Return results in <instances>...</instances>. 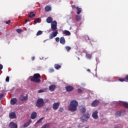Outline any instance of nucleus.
Wrapping results in <instances>:
<instances>
[{
	"mask_svg": "<svg viewBox=\"0 0 128 128\" xmlns=\"http://www.w3.org/2000/svg\"><path fill=\"white\" fill-rule=\"evenodd\" d=\"M54 66L56 70H60V68H62V66H60V65L58 64H55Z\"/></svg>",
	"mask_w": 128,
	"mask_h": 128,
	"instance_id": "a878e982",
	"label": "nucleus"
},
{
	"mask_svg": "<svg viewBox=\"0 0 128 128\" xmlns=\"http://www.w3.org/2000/svg\"><path fill=\"white\" fill-rule=\"evenodd\" d=\"M116 116H122V112H116Z\"/></svg>",
	"mask_w": 128,
	"mask_h": 128,
	"instance_id": "2f4dec72",
	"label": "nucleus"
},
{
	"mask_svg": "<svg viewBox=\"0 0 128 128\" xmlns=\"http://www.w3.org/2000/svg\"><path fill=\"white\" fill-rule=\"evenodd\" d=\"M72 8H76V5H72Z\"/></svg>",
	"mask_w": 128,
	"mask_h": 128,
	"instance_id": "a18cd8bd",
	"label": "nucleus"
},
{
	"mask_svg": "<svg viewBox=\"0 0 128 128\" xmlns=\"http://www.w3.org/2000/svg\"><path fill=\"white\" fill-rule=\"evenodd\" d=\"M16 31L18 34H22V30L21 29H17Z\"/></svg>",
	"mask_w": 128,
	"mask_h": 128,
	"instance_id": "473e14b6",
	"label": "nucleus"
},
{
	"mask_svg": "<svg viewBox=\"0 0 128 128\" xmlns=\"http://www.w3.org/2000/svg\"><path fill=\"white\" fill-rule=\"evenodd\" d=\"M46 22H48V24H52V18L48 17L46 20Z\"/></svg>",
	"mask_w": 128,
	"mask_h": 128,
	"instance_id": "6ab92c4d",
	"label": "nucleus"
},
{
	"mask_svg": "<svg viewBox=\"0 0 128 128\" xmlns=\"http://www.w3.org/2000/svg\"><path fill=\"white\" fill-rule=\"evenodd\" d=\"M45 10L46 12H50L52 10V7L50 6H47L45 7Z\"/></svg>",
	"mask_w": 128,
	"mask_h": 128,
	"instance_id": "4be33fe9",
	"label": "nucleus"
},
{
	"mask_svg": "<svg viewBox=\"0 0 128 128\" xmlns=\"http://www.w3.org/2000/svg\"><path fill=\"white\" fill-rule=\"evenodd\" d=\"M6 82H10V77L8 76L6 78Z\"/></svg>",
	"mask_w": 128,
	"mask_h": 128,
	"instance_id": "58836bf2",
	"label": "nucleus"
},
{
	"mask_svg": "<svg viewBox=\"0 0 128 128\" xmlns=\"http://www.w3.org/2000/svg\"><path fill=\"white\" fill-rule=\"evenodd\" d=\"M45 100H46L45 102H48V99H46Z\"/></svg>",
	"mask_w": 128,
	"mask_h": 128,
	"instance_id": "603ef678",
	"label": "nucleus"
},
{
	"mask_svg": "<svg viewBox=\"0 0 128 128\" xmlns=\"http://www.w3.org/2000/svg\"><path fill=\"white\" fill-rule=\"evenodd\" d=\"M36 116H38V114H36V112H33L31 114L30 118H32V120H34L36 118Z\"/></svg>",
	"mask_w": 128,
	"mask_h": 128,
	"instance_id": "dca6fc26",
	"label": "nucleus"
},
{
	"mask_svg": "<svg viewBox=\"0 0 128 128\" xmlns=\"http://www.w3.org/2000/svg\"><path fill=\"white\" fill-rule=\"evenodd\" d=\"M100 104V101L98 100H94L92 104V106H96L98 104Z\"/></svg>",
	"mask_w": 128,
	"mask_h": 128,
	"instance_id": "2eb2a0df",
	"label": "nucleus"
},
{
	"mask_svg": "<svg viewBox=\"0 0 128 128\" xmlns=\"http://www.w3.org/2000/svg\"><path fill=\"white\" fill-rule=\"evenodd\" d=\"M88 40H90V38L88 37Z\"/></svg>",
	"mask_w": 128,
	"mask_h": 128,
	"instance_id": "5fc2aeb1",
	"label": "nucleus"
},
{
	"mask_svg": "<svg viewBox=\"0 0 128 128\" xmlns=\"http://www.w3.org/2000/svg\"><path fill=\"white\" fill-rule=\"evenodd\" d=\"M44 117L40 118V119H39V120L37 121L36 123H37V124H38V123H40V122H42V120H44Z\"/></svg>",
	"mask_w": 128,
	"mask_h": 128,
	"instance_id": "72a5a7b5",
	"label": "nucleus"
},
{
	"mask_svg": "<svg viewBox=\"0 0 128 128\" xmlns=\"http://www.w3.org/2000/svg\"><path fill=\"white\" fill-rule=\"evenodd\" d=\"M31 82H36L37 84H40V74H35L33 76H30L29 78Z\"/></svg>",
	"mask_w": 128,
	"mask_h": 128,
	"instance_id": "f03ea898",
	"label": "nucleus"
},
{
	"mask_svg": "<svg viewBox=\"0 0 128 128\" xmlns=\"http://www.w3.org/2000/svg\"><path fill=\"white\" fill-rule=\"evenodd\" d=\"M124 107L126 108H128V102H125Z\"/></svg>",
	"mask_w": 128,
	"mask_h": 128,
	"instance_id": "c9c22d12",
	"label": "nucleus"
},
{
	"mask_svg": "<svg viewBox=\"0 0 128 128\" xmlns=\"http://www.w3.org/2000/svg\"><path fill=\"white\" fill-rule=\"evenodd\" d=\"M60 107V102H54L52 105V108L54 110H56Z\"/></svg>",
	"mask_w": 128,
	"mask_h": 128,
	"instance_id": "9d476101",
	"label": "nucleus"
},
{
	"mask_svg": "<svg viewBox=\"0 0 128 128\" xmlns=\"http://www.w3.org/2000/svg\"><path fill=\"white\" fill-rule=\"evenodd\" d=\"M59 112H64V108H60L58 110Z\"/></svg>",
	"mask_w": 128,
	"mask_h": 128,
	"instance_id": "e433bc0d",
	"label": "nucleus"
},
{
	"mask_svg": "<svg viewBox=\"0 0 128 128\" xmlns=\"http://www.w3.org/2000/svg\"><path fill=\"white\" fill-rule=\"evenodd\" d=\"M9 118L11 120H14V118H16V112H12L9 114Z\"/></svg>",
	"mask_w": 128,
	"mask_h": 128,
	"instance_id": "423d86ee",
	"label": "nucleus"
},
{
	"mask_svg": "<svg viewBox=\"0 0 128 128\" xmlns=\"http://www.w3.org/2000/svg\"><path fill=\"white\" fill-rule=\"evenodd\" d=\"M125 103H126V102H118V104H120V106H124Z\"/></svg>",
	"mask_w": 128,
	"mask_h": 128,
	"instance_id": "c85d7f7f",
	"label": "nucleus"
},
{
	"mask_svg": "<svg viewBox=\"0 0 128 128\" xmlns=\"http://www.w3.org/2000/svg\"><path fill=\"white\" fill-rule=\"evenodd\" d=\"M19 100L22 102H24V100H28V95L24 96V94H21L20 96Z\"/></svg>",
	"mask_w": 128,
	"mask_h": 128,
	"instance_id": "1a4fd4ad",
	"label": "nucleus"
},
{
	"mask_svg": "<svg viewBox=\"0 0 128 128\" xmlns=\"http://www.w3.org/2000/svg\"><path fill=\"white\" fill-rule=\"evenodd\" d=\"M98 112L97 110H95L92 114V116L95 120H98Z\"/></svg>",
	"mask_w": 128,
	"mask_h": 128,
	"instance_id": "9b49d317",
	"label": "nucleus"
},
{
	"mask_svg": "<svg viewBox=\"0 0 128 128\" xmlns=\"http://www.w3.org/2000/svg\"><path fill=\"white\" fill-rule=\"evenodd\" d=\"M57 26L58 22L56 20L53 21L51 24V28L52 30H53L54 32L56 30L58 29Z\"/></svg>",
	"mask_w": 128,
	"mask_h": 128,
	"instance_id": "20e7f679",
	"label": "nucleus"
},
{
	"mask_svg": "<svg viewBox=\"0 0 128 128\" xmlns=\"http://www.w3.org/2000/svg\"><path fill=\"white\" fill-rule=\"evenodd\" d=\"M31 123L32 120H30L28 122H26L24 124V128H28V126Z\"/></svg>",
	"mask_w": 128,
	"mask_h": 128,
	"instance_id": "f3484780",
	"label": "nucleus"
},
{
	"mask_svg": "<svg viewBox=\"0 0 128 128\" xmlns=\"http://www.w3.org/2000/svg\"><path fill=\"white\" fill-rule=\"evenodd\" d=\"M78 60H80V58H78Z\"/></svg>",
	"mask_w": 128,
	"mask_h": 128,
	"instance_id": "6e6d98bb",
	"label": "nucleus"
},
{
	"mask_svg": "<svg viewBox=\"0 0 128 128\" xmlns=\"http://www.w3.org/2000/svg\"><path fill=\"white\" fill-rule=\"evenodd\" d=\"M28 22H30V20H26L25 24H26Z\"/></svg>",
	"mask_w": 128,
	"mask_h": 128,
	"instance_id": "3c124183",
	"label": "nucleus"
},
{
	"mask_svg": "<svg viewBox=\"0 0 128 128\" xmlns=\"http://www.w3.org/2000/svg\"><path fill=\"white\" fill-rule=\"evenodd\" d=\"M54 72V70L52 68H50L49 70V72H50V73Z\"/></svg>",
	"mask_w": 128,
	"mask_h": 128,
	"instance_id": "ea45409f",
	"label": "nucleus"
},
{
	"mask_svg": "<svg viewBox=\"0 0 128 128\" xmlns=\"http://www.w3.org/2000/svg\"><path fill=\"white\" fill-rule=\"evenodd\" d=\"M119 80H120V82H126V79H124V78H119Z\"/></svg>",
	"mask_w": 128,
	"mask_h": 128,
	"instance_id": "4c0bfd02",
	"label": "nucleus"
},
{
	"mask_svg": "<svg viewBox=\"0 0 128 128\" xmlns=\"http://www.w3.org/2000/svg\"><path fill=\"white\" fill-rule=\"evenodd\" d=\"M28 16L29 18H32L34 16H36V14L34 13V12H30Z\"/></svg>",
	"mask_w": 128,
	"mask_h": 128,
	"instance_id": "cd10ccee",
	"label": "nucleus"
},
{
	"mask_svg": "<svg viewBox=\"0 0 128 128\" xmlns=\"http://www.w3.org/2000/svg\"><path fill=\"white\" fill-rule=\"evenodd\" d=\"M56 42H60V38L58 37L56 38Z\"/></svg>",
	"mask_w": 128,
	"mask_h": 128,
	"instance_id": "37998d69",
	"label": "nucleus"
},
{
	"mask_svg": "<svg viewBox=\"0 0 128 128\" xmlns=\"http://www.w3.org/2000/svg\"><path fill=\"white\" fill-rule=\"evenodd\" d=\"M76 20H77V22H80V20H82V17H80V16L79 15H76Z\"/></svg>",
	"mask_w": 128,
	"mask_h": 128,
	"instance_id": "bb28decb",
	"label": "nucleus"
},
{
	"mask_svg": "<svg viewBox=\"0 0 128 128\" xmlns=\"http://www.w3.org/2000/svg\"><path fill=\"white\" fill-rule=\"evenodd\" d=\"M40 34H42V31H38V32L36 34V36H40Z\"/></svg>",
	"mask_w": 128,
	"mask_h": 128,
	"instance_id": "f704fd0d",
	"label": "nucleus"
},
{
	"mask_svg": "<svg viewBox=\"0 0 128 128\" xmlns=\"http://www.w3.org/2000/svg\"><path fill=\"white\" fill-rule=\"evenodd\" d=\"M90 115L88 113L84 114L82 116V122H86L90 118Z\"/></svg>",
	"mask_w": 128,
	"mask_h": 128,
	"instance_id": "39448f33",
	"label": "nucleus"
},
{
	"mask_svg": "<svg viewBox=\"0 0 128 128\" xmlns=\"http://www.w3.org/2000/svg\"><path fill=\"white\" fill-rule=\"evenodd\" d=\"M58 31H56V32H52L50 35V39L52 40V38H56V36H58Z\"/></svg>",
	"mask_w": 128,
	"mask_h": 128,
	"instance_id": "0eeeda50",
	"label": "nucleus"
},
{
	"mask_svg": "<svg viewBox=\"0 0 128 128\" xmlns=\"http://www.w3.org/2000/svg\"><path fill=\"white\" fill-rule=\"evenodd\" d=\"M2 98H4V94H0V100H2Z\"/></svg>",
	"mask_w": 128,
	"mask_h": 128,
	"instance_id": "c03bdc74",
	"label": "nucleus"
},
{
	"mask_svg": "<svg viewBox=\"0 0 128 128\" xmlns=\"http://www.w3.org/2000/svg\"><path fill=\"white\" fill-rule=\"evenodd\" d=\"M46 90H48V88H46L40 90H38V94H41V92H46Z\"/></svg>",
	"mask_w": 128,
	"mask_h": 128,
	"instance_id": "412c9836",
	"label": "nucleus"
},
{
	"mask_svg": "<svg viewBox=\"0 0 128 128\" xmlns=\"http://www.w3.org/2000/svg\"><path fill=\"white\" fill-rule=\"evenodd\" d=\"M44 99L40 98L37 100L36 106L37 108H42L44 106Z\"/></svg>",
	"mask_w": 128,
	"mask_h": 128,
	"instance_id": "7ed1b4c3",
	"label": "nucleus"
},
{
	"mask_svg": "<svg viewBox=\"0 0 128 128\" xmlns=\"http://www.w3.org/2000/svg\"><path fill=\"white\" fill-rule=\"evenodd\" d=\"M78 94H82V89H78Z\"/></svg>",
	"mask_w": 128,
	"mask_h": 128,
	"instance_id": "a19ab883",
	"label": "nucleus"
},
{
	"mask_svg": "<svg viewBox=\"0 0 128 128\" xmlns=\"http://www.w3.org/2000/svg\"><path fill=\"white\" fill-rule=\"evenodd\" d=\"M87 72H90V69H88Z\"/></svg>",
	"mask_w": 128,
	"mask_h": 128,
	"instance_id": "864d4df0",
	"label": "nucleus"
},
{
	"mask_svg": "<svg viewBox=\"0 0 128 128\" xmlns=\"http://www.w3.org/2000/svg\"><path fill=\"white\" fill-rule=\"evenodd\" d=\"M2 68H4L2 65V64H0V70H2Z\"/></svg>",
	"mask_w": 128,
	"mask_h": 128,
	"instance_id": "49530a36",
	"label": "nucleus"
},
{
	"mask_svg": "<svg viewBox=\"0 0 128 128\" xmlns=\"http://www.w3.org/2000/svg\"><path fill=\"white\" fill-rule=\"evenodd\" d=\"M64 34H66V36H70V32L67 30H64Z\"/></svg>",
	"mask_w": 128,
	"mask_h": 128,
	"instance_id": "b1692460",
	"label": "nucleus"
},
{
	"mask_svg": "<svg viewBox=\"0 0 128 128\" xmlns=\"http://www.w3.org/2000/svg\"><path fill=\"white\" fill-rule=\"evenodd\" d=\"M40 18H36L34 20V22L35 24H38V22H40Z\"/></svg>",
	"mask_w": 128,
	"mask_h": 128,
	"instance_id": "c756f323",
	"label": "nucleus"
},
{
	"mask_svg": "<svg viewBox=\"0 0 128 128\" xmlns=\"http://www.w3.org/2000/svg\"><path fill=\"white\" fill-rule=\"evenodd\" d=\"M51 108H48L46 109V112H48V110H50Z\"/></svg>",
	"mask_w": 128,
	"mask_h": 128,
	"instance_id": "09e8293b",
	"label": "nucleus"
},
{
	"mask_svg": "<svg viewBox=\"0 0 128 128\" xmlns=\"http://www.w3.org/2000/svg\"><path fill=\"white\" fill-rule=\"evenodd\" d=\"M6 24H10V20H8V21H6Z\"/></svg>",
	"mask_w": 128,
	"mask_h": 128,
	"instance_id": "79ce46f5",
	"label": "nucleus"
},
{
	"mask_svg": "<svg viewBox=\"0 0 128 128\" xmlns=\"http://www.w3.org/2000/svg\"><path fill=\"white\" fill-rule=\"evenodd\" d=\"M92 54L86 53V58H88V60H92Z\"/></svg>",
	"mask_w": 128,
	"mask_h": 128,
	"instance_id": "5701e85b",
	"label": "nucleus"
},
{
	"mask_svg": "<svg viewBox=\"0 0 128 128\" xmlns=\"http://www.w3.org/2000/svg\"><path fill=\"white\" fill-rule=\"evenodd\" d=\"M60 43L62 44H66V40L64 39V37L62 36L60 38Z\"/></svg>",
	"mask_w": 128,
	"mask_h": 128,
	"instance_id": "aec40b11",
	"label": "nucleus"
},
{
	"mask_svg": "<svg viewBox=\"0 0 128 128\" xmlns=\"http://www.w3.org/2000/svg\"><path fill=\"white\" fill-rule=\"evenodd\" d=\"M125 80H128V74L126 76Z\"/></svg>",
	"mask_w": 128,
	"mask_h": 128,
	"instance_id": "de8ad7c7",
	"label": "nucleus"
},
{
	"mask_svg": "<svg viewBox=\"0 0 128 128\" xmlns=\"http://www.w3.org/2000/svg\"><path fill=\"white\" fill-rule=\"evenodd\" d=\"M56 88V85H50L49 86V90L50 92H54V90Z\"/></svg>",
	"mask_w": 128,
	"mask_h": 128,
	"instance_id": "ddd939ff",
	"label": "nucleus"
},
{
	"mask_svg": "<svg viewBox=\"0 0 128 128\" xmlns=\"http://www.w3.org/2000/svg\"><path fill=\"white\" fill-rule=\"evenodd\" d=\"M17 102H18V100H16V98H13L10 100V104L12 105L16 104Z\"/></svg>",
	"mask_w": 128,
	"mask_h": 128,
	"instance_id": "a211bd4d",
	"label": "nucleus"
},
{
	"mask_svg": "<svg viewBox=\"0 0 128 128\" xmlns=\"http://www.w3.org/2000/svg\"><path fill=\"white\" fill-rule=\"evenodd\" d=\"M78 101L76 100H72L70 102V104L68 106V108L70 112H76L78 110Z\"/></svg>",
	"mask_w": 128,
	"mask_h": 128,
	"instance_id": "f257e3e1",
	"label": "nucleus"
},
{
	"mask_svg": "<svg viewBox=\"0 0 128 128\" xmlns=\"http://www.w3.org/2000/svg\"><path fill=\"white\" fill-rule=\"evenodd\" d=\"M9 126L10 128H18V125L14 122H10Z\"/></svg>",
	"mask_w": 128,
	"mask_h": 128,
	"instance_id": "4468645a",
	"label": "nucleus"
},
{
	"mask_svg": "<svg viewBox=\"0 0 128 128\" xmlns=\"http://www.w3.org/2000/svg\"><path fill=\"white\" fill-rule=\"evenodd\" d=\"M79 110L80 114H83L86 112V107L84 106H80L79 108Z\"/></svg>",
	"mask_w": 128,
	"mask_h": 128,
	"instance_id": "6e6552de",
	"label": "nucleus"
},
{
	"mask_svg": "<svg viewBox=\"0 0 128 128\" xmlns=\"http://www.w3.org/2000/svg\"><path fill=\"white\" fill-rule=\"evenodd\" d=\"M36 58L34 56H32L31 59H32V60H34V59Z\"/></svg>",
	"mask_w": 128,
	"mask_h": 128,
	"instance_id": "8fccbe9b",
	"label": "nucleus"
},
{
	"mask_svg": "<svg viewBox=\"0 0 128 128\" xmlns=\"http://www.w3.org/2000/svg\"><path fill=\"white\" fill-rule=\"evenodd\" d=\"M74 87L70 86H68L66 87V92H72V90H74Z\"/></svg>",
	"mask_w": 128,
	"mask_h": 128,
	"instance_id": "f8f14e48",
	"label": "nucleus"
},
{
	"mask_svg": "<svg viewBox=\"0 0 128 128\" xmlns=\"http://www.w3.org/2000/svg\"><path fill=\"white\" fill-rule=\"evenodd\" d=\"M65 48L67 52H69L72 50V48L68 46H66Z\"/></svg>",
	"mask_w": 128,
	"mask_h": 128,
	"instance_id": "7c9ffc66",
	"label": "nucleus"
},
{
	"mask_svg": "<svg viewBox=\"0 0 128 128\" xmlns=\"http://www.w3.org/2000/svg\"><path fill=\"white\" fill-rule=\"evenodd\" d=\"M76 10H77V12H76V14H80V12H82V8H80L78 7H76Z\"/></svg>",
	"mask_w": 128,
	"mask_h": 128,
	"instance_id": "393cba45",
	"label": "nucleus"
}]
</instances>
